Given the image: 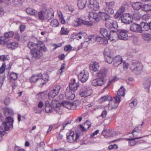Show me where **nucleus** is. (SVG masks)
Wrapping results in <instances>:
<instances>
[{
  "mask_svg": "<svg viewBox=\"0 0 151 151\" xmlns=\"http://www.w3.org/2000/svg\"><path fill=\"white\" fill-rule=\"evenodd\" d=\"M106 82L101 80L99 78H96L93 79L92 81V84L95 86H102Z\"/></svg>",
  "mask_w": 151,
  "mask_h": 151,
  "instance_id": "obj_15",
  "label": "nucleus"
},
{
  "mask_svg": "<svg viewBox=\"0 0 151 151\" xmlns=\"http://www.w3.org/2000/svg\"><path fill=\"white\" fill-rule=\"evenodd\" d=\"M83 23V20L80 18L76 19L73 22V25L75 27L81 25Z\"/></svg>",
  "mask_w": 151,
  "mask_h": 151,
  "instance_id": "obj_29",
  "label": "nucleus"
},
{
  "mask_svg": "<svg viewBox=\"0 0 151 151\" xmlns=\"http://www.w3.org/2000/svg\"><path fill=\"white\" fill-rule=\"evenodd\" d=\"M132 6L135 10H139L142 7V3L139 2L134 3L132 4Z\"/></svg>",
  "mask_w": 151,
  "mask_h": 151,
  "instance_id": "obj_34",
  "label": "nucleus"
},
{
  "mask_svg": "<svg viewBox=\"0 0 151 151\" xmlns=\"http://www.w3.org/2000/svg\"><path fill=\"white\" fill-rule=\"evenodd\" d=\"M111 50L108 48L104 49L103 54L104 55L105 61L109 64L112 63L113 60V58L111 56Z\"/></svg>",
  "mask_w": 151,
  "mask_h": 151,
  "instance_id": "obj_8",
  "label": "nucleus"
},
{
  "mask_svg": "<svg viewBox=\"0 0 151 151\" xmlns=\"http://www.w3.org/2000/svg\"><path fill=\"white\" fill-rule=\"evenodd\" d=\"M107 100L110 101H112V97L107 95L101 97L100 99V101L101 102H104Z\"/></svg>",
  "mask_w": 151,
  "mask_h": 151,
  "instance_id": "obj_37",
  "label": "nucleus"
},
{
  "mask_svg": "<svg viewBox=\"0 0 151 151\" xmlns=\"http://www.w3.org/2000/svg\"><path fill=\"white\" fill-rule=\"evenodd\" d=\"M122 57L120 55L115 56L113 59V65L115 67H117L122 62Z\"/></svg>",
  "mask_w": 151,
  "mask_h": 151,
  "instance_id": "obj_16",
  "label": "nucleus"
},
{
  "mask_svg": "<svg viewBox=\"0 0 151 151\" xmlns=\"http://www.w3.org/2000/svg\"><path fill=\"white\" fill-rule=\"evenodd\" d=\"M6 65L5 63H3L1 67L0 68V73H3L5 70Z\"/></svg>",
  "mask_w": 151,
  "mask_h": 151,
  "instance_id": "obj_61",
  "label": "nucleus"
},
{
  "mask_svg": "<svg viewBox=\"0 0 151 151\" xmlns=\"http://www.w3.org/2000/svg\"><path fill=\"white\" fill-rule=\"evenodd\" d=\"M14 33L13 31H9L4 33V36L5 38L11 37L14 35Z\"/></svg>",
  "mask_w": 151,
  "mask_h": 151,
  "instance_id": "obj_49",
  "label": "nucleus"
},
{
  "mask_svg": "<svg viewBox=\"0 0 151 151\" xmlns=\"http://www.w3.org/2000/svg\"><path fill=\"white\" fill-rule=\"evenodd\" d=\"M106 27L109 29L116 28L117 27L116 23L112 21H106L105 23Z\"/></svg>",
  "mask_w": 151,
  "mask_h": 151,
  "instance_id": "obj_25",
  "label": "nucleus"
},
{
  "mask_svg": "<svg viewBox=\"0 0 151 151\" xmlns=\"http://www.w3.org/2000/svg\"><path fill=\"white\" fill-rule=\"evenodd\" d=\"M105 10L109 14H112L114 13V10L112 8L106 7Z\"/></svg>",
  "mask_w": 151,
  "mask_h": 151,
  "instance_id": "obj_59",
  "label": "nucleus"
},
{
  "mask_svg": "<svg viewBox=\"0 0 151 151\" xmlns=\"http://www.w3.org/2000/svg\"><path fill=\"white\" fill-rule=\"evenodd\" d=\"M143 67V65L140 62L136 60H133L130 68L132 72L138 75L142 71Z\"/></svg>",
  "mask_w": 151,
  "mask_h": 151,
  "instance_id": "obj_5",
  "label": "nucleus"
},
{
  "mask_svg": "<svg viewBox=\"0 0 151 151\" xmlns=\"http://www.w3.org/2000/svg\"><path fill=\"white\" fill-rule=\"evenodd\" d=\"M10 77L13 80H15L17 78V74L14 73H12L10 75Z\"/></svg>",
  "mask_w": 151,
  "mask_h": 151,
  "instance_id": "obj_60",
  "label": "nucleus"
},
{
  "mask_svg": "<svg viewBox=\"0 0 151 151\" xmlns=\"http://www.w3.org/2000/svg\"><path fill=\"white\" fill-rule=\"evenodd\" d=\"M6 41V39H5L4 37H0V43L1 44L7 45L8 42Z\"/></svg>",
  "mask_w": 151,
  "mask_h": 151,
  "instance_id": "obj_57",
  "label": "nucleus"
},
{
  "mask_svg": "<svg viewBox=\"0 0 151 151\" xmlns=\"http://www.w3.org/2000/svg\"><path fill=\"white\" fill-rule=\"evenodd\" d=\"M107 38L94 35H90L87 37H86V42L88 44L92 43L96 40L99 44L106 45L108 43Z\"/></svg>",
  "mask_w": 151,
  "mask_h": 151,
  "instance_id": "obj_2",
  "label": "nucleus"
},
{
  "mask_svg": "<svg viewBox=\"0 0 151 151\" xmlns=\"http://www.w3.org/2000/svg\"><path fill=\"white\" fill-rule=\"evenodd\" d=\"M77 5L80 9H82L85 7V4L81 0L78 1Z\"/></svg>",
  "mask_w": 151,
  "mask_h": 151,
  "instance_id": "obj_55",
  "label": "nucleus"
},
{
  "mask_svg": "<svg viewBox=\"0 0 151 151\" xmlns=\"http://www.w3.org/2000/svg\"><path fill=\"white\" fill-rule=\"evenodd\" d=\"M4 104L6 105H7L10 103V99L9 98H6L4 101Z\"/></svg>",
  "mask_w": 151,
  "mask_h": 151,
  "instance_id": "obj_64",
  "label": "nucleus"
},
{
  "mask_svg": "<svg viewBox=\"0 0 151 151\" xmlns=\"http://www.w3.org/2000/svg\"><path fill=\"white\" fill-rule=\"evenodd\" d=\"M88 7L91 10L94 11L98 10L99 8V4L96 1H94L93 2L90 1Z\"/></svg>",
  "mask_w": 151,
  "mask_h": 151,
  "instance_id": "obj_11",
  "label": "nucleus"
},
{
  "mask_svg": "<svg viewBox=\"0 0 151 151\" xmlns=\"http://www.w3.org/2000/svg\"><path fill=\"white\" fill-rule=\"evenodd\" d=\"M137 103V100L134 99L129 104V106L131 108H133L136 106Z\"/></svg>",
  "mask_w": 151,
  "mask_h": 151,
  "instance_id": "obj_53",
  "label": "nucleus"
},
{
  "mask_svg": "<svg viewBox=\"0 0 151 151\" xmlns=\"http://www.w3.org/2000/svg\"><path fill=\"white\" fill-rule=\"evenodd\" d=\"M117 80L116 77H115L112 79L109 80L107 82V86L104 87V88H106L108 86L111 85L112 83L116 81Z\"/></svg>",
  "mask_w": 151,
  "mask_h": 151,
  "instance_id": "obj_47",
  "label": "nucleus"
},
{
  "mask_svg": "<svg viewBox=\"0 0 151 151\" xmlns=\"http://www.w3.org/2000/svg\"><path fill=\"white\" fill-rule=\"evenodd\" d=\"M141 130L138 128V127H136L134 129L132 132V133L133 134V136L134 137V135H135L134 133L139 132Z\"/></svg>",
  "mask_w": 151,
  "mask_h": 151,
  "instance_id": "obj_62",
  "label": "nucleus"
},
{
  "mask_svg": "<svg viewBox=\"0 0 151 151\" xmlns=\"http://www.w3.org/2000/svg\"><path fill=\"white\" fill-rule=\"evenodd\" d=\"M117 80L116 77H115L112 79L109 80L107 82V86L104 87V88H106L108 86L111 85L112 83L116 81Z\"/></svg>",
  "mask_w": 151,
  "mask_h": 151,
  "instance_id": "obj_46",
  "label": "nucleus"
},
{
  "mask_svg": "<svg viewBox=\"0 0 151 151\" xmlns=\"http://www.w3.org/2000/svg\"><path fill=\"white\" fill-rule=\"evenodd\" d=\"M110 31H108L105 28H101L100 29L101 34L105 38L108 39Z\"/></svg>",
  "mask_w": 151,
  "mask_h": 151,
  "instance_id": "obj_28",
  "label": "nucleus"
},
{
  "mask_svg": "<svg viewBox=\"0 0 151 151\" xmlns=\"http://www.w3.org/2000/svg\"><path fill=\"white\" fill-rule=\"evenodd\" d=\"M106 5V7L112 8L114 6L115 3L114 1H111L109 2H105Z\"/></svg>",
  "mask_w": 151,
  "mask_h": 151,
  "instance_id": "obj_50",
  "label": "nucleus"
},
{
  "mask_svg": "<svg viewBox=\"0 0 151 151\" xmlns=\"http://www.w3.org/2000/svg\"><path fill=\"white\" fill-rule=\"evenodd\" d=\"M66 136L67 141L69 142H76L79 137V135L78 133H76V136L74 139V133L73 131H70L68 132Z\"/></svg>",
  "mask_w": 151,
  "mask_h": 151,
  "instance_id": "obj_7",
  "label": "nucleus"
},
{
  "mask_svg": "<svg viewBox=\"0 0 151 151\" xmlns=\"http://www.w3.org/2000/svg\"><path fill=\"white\" fill-rule=\"evenodd\" d=\"M92 93V91L90 87H86V97L90 96Z\"/></svg>",
  "mask_w": 151,
  "mask_h": 151,
  "instance_id": "obj_42",
  "label": "nucleus"
},
{
  "mask_svg": "<svg viewBox=\"0 0 151 151\" xmlns=\"http://www.w3.org/2000/svg\"><path fill=\"white\" fill-rule=\"evenodd\" d=\"M141 15L139 13H138L134 14L133 15V16L132 17V19H134L136 20H139L141 19Z\"/></svg>",
  "mask_w": 151,
  "mask_h": 151,
  "instance_id": "obj_51",
  "label": "nucleus"
},
{
  "mask_svg": "<svg viewBox=\"0 0 151 151\" xmlns=\"http://www.w3.org/2000/svg\"><path fill=\"white\" fill-rule=\"evenodd\" d=\"M140 33L142 31H147L149 29V24L147 22H141L140 24Z\"/></svg>",
  "mask_w": 151,
  "mask_h": 151,
  "instance_id": "obj_20",
  "label": "nucleus"
},
{
  "mask_svg": "<svg viewBox=\"0 0 151 151\" xmlns=\"http://www.w3.org/2000/svg\"><path fill=\"white\" fill-rule=\"evenodd\" d=\"M84 75H85V72L83 70V74L82 72H81L80 74L78 76L79 79L82 83L85 82V78L84 77Z\"/></svg>",
  "mask_w": 151,
  "mask_h": 151,
  "instance_id": "obj_40",
  "label": "nucleus"
},
{
  "mask_svg": "<svg viewBox=\"0 0 151 151\" xmlns=\"http://www.w3.org/2000/svg\"><path fill=\"white\" fill-rule=\"evenodd\" d=\"M125 10V8L123 6H121L118 10L116 14L115 15L114 18L115 19H117L119 17L122 16Z\"/></svg>",
  "mask_w": 151,
  "mask_h": 151,
  "instance_id": "obj_26",
  "label": "nucleus"
},
{
  "mask_svg": "<svg viewBox=\"0 0 151 151\" xmlns=\"http://www.w3.org/2000/svg\"><path fill=\"white\" fill-rule=\"evenodd\" d=\"M50 25L52 27H56L59 26V23L57 20L53 19L51 21Z\"/></svg>",
  "mask_w": 151,
  "mask_h": 151,
  "instance_id": "obj_35",
  "label": "nucleus"
},
{
  "mask_svg": "<svg viewBox=\"0 0 151 151\" xmlns=\"http://www.w3.org/2000/svg\"><path fill=\"white\" fill-rule=\"evenodd\" d=\"M142 137H135L132 139H127V140H129V143L130 146H133L135 145L136 143V142L134 140L135 139H138L142 138Z\"/></svg>",
  "mask_w": 151,
  "mask_h": 151,
  "instance_id": "obj_33",
  "label": "nucleus"
},
{
  "mask_svg": "<svg viewBox=\"0 0 151 151\" xmlns=\"http://www.w3.org/2000/svg\"><path fill=\"white\" fill-rule=\"evenodd\" d=\"M121 96L117 94L112 99V100L114 102V105L111 106V108L112 109H115L118 106V105L121 101Z\"/></svg>",
  "mask_w": 151,
  "mask_h": 151,
  "instance_id": "obj_12",
  "label": "nucleus"
},
{
  "mask_svg": "<svg viewBox=\"0 0 151 151\" xmlns=\"http://www.w3.org/2000/svg\"><path fill=\"white\" fill-rule=\"evenodd\" d=\"M125 91V89L123 86H122L118 90L117 94L121 96H124Z\"/></svg>",
  "mask_w": 151,
  "mask_h": 151,
  "instance_id": "obj_36",
  "label": "nucleus"
},
{
  "mask_svg": "<svg viewBox=\"0 0 151 151\" xmlns=\"http://www.w3.org/2000/svg\"><path fill=\"white\" fill-rule=\"evenodd\" d=\"M142 84L145 89H147V91L149 92V88L151 84V82L150 79L145 78L142 81Z\"/></svg>",
  "mask_w": 151,
  "mask_h": 151,
  "instance_id": "obj_19",
  "label": "nucleus"
},
{
  "mask_svg": "<svg viewBox=\"0 0 151 151\" xmlns=\"http://www.w3.org/2000/svg\"><path fill=\"white\" fill-rule=\"evenodd\" d=\"M28 47L31 50V54L33 58L38 59L42 56L41 50L45 52L46 50L44 44L42 41H38L35 43L29 42L27 44Z\"/></svg>",
  "mask_w": 151,
  "mask_h": 151,
  "instance_id": "obj_1",
  "label": "nucleus"
},
{
  "mask_svg": "<svg viewBox=\"0 0 151 151\" xmlns=\"http://www.w3.org/2000/svg\"><path fill=\"white\" fill-rule=\"evenodd\" d=\"M48 76L46 73L42 75L40 73L37 74L33 75L29 78V81L31 82L35 83L39 80L41 81V84H44L48 81Z\"/></svg>",
  "mask_w": 151,
  "mask_h": 151,
  "instance_id": "obj_4",
  "label": "nucleus"
},
{
  "mask_svg": "<svg viewBox=\"0 0 151 151\" xmlns=\"http://www.w3.org/2000/svg\"><path fill=\"white\" fill-rule=\"evenodd\" d=\"M61 87L59 85H57L56 87L54 88L53 89L54 92L57 96L60 90V89Z\"/></svg>",
  "mask_w": 151,
  "mask_h": 151,
  "instance_id": "obj_52",
  "label": "nucleus"
},
{
  "mask_svg": "<svg viewBox=\"0 0 151 151\" xmlns=\"http://www.w3.org/2000/svg\"><path fill=\"white\" fill-rule=\"evenodd\" d=\"M79 95L81 97H85V88H83L81 89L79 92Z\"/></svg>",
  "mask_w": 151,
  "mask_h": 151,
  "instance_id": "obj_58",
  "label": "nucleus"
},
{
  "mask_svg": "<svg viewBox=\"0 0 151 151\" xmlns=\"http://www.w3.org/2000/svg\"><path fill=\"white\" fill-rule=\"evenodd\" d=\"M65 96L66 98L69 100H72L75 97V94L67 88L65 91Z\"/></svg>",
  "mask_w": 151,
  "mask_h": 151,
  "instance_id": "obj_22",
  "label": "nucleus"
},
{
  "mask_svg": "<svg viewBox=\"0 0 151 151\" xmlns=\"http://www.w3.org/2000/svg\"><path fill=\"white\" fill-rule=\"evenodd\" d=\"M98 16L103 21H107L110 20L109 15L105 12H99L98 13Z\"/></svg>",
  "mask_w": 151,
  "mask_h": 151,
  "instance_id": "obj_21",
  "label": "nucleus"
},
{
  "mask_svg": "<svg viewBox=\"0 0 151 151\" xmlns=\"http://www.w3.org/2000/svg\"><path fill=\"white\" fill-rule=\"evenodd\" d=\"M98 14H97L94 12H91L89 13L88 17L89 20H95L97 22H99V19L98 18Z\"/></svg>",
  "mask_w": 151,
  "mask_h": 151,
  "instance_id": "obj_13",
  "label": "nucleus"
},
{
  "mask_svg": "<svg viewBox=\"0 0 151 151\" xmlns=\"http://www.w3.org/2000/svg\"><path fill=\"white\" fill-rule=\"evenodd\" d=\"M118 32V38L120 40H126L128 39V36L127 34L128 31L125 29H121L117 31Z\"/></svg>",
  "mask_w": 151,
  "mask_h": 151,
  "instance_id": "obj_9",
  "label": "nucleus"
},
{
  "mask_svg": "<svg viewBox=\"0 0 151 151\" xmlns=\"http://www.w3.org/2000/svg\"><path fill=\"white\" fill-rule=\"evenodd\" d=\"M106 75V72L104 69H101L97 73V76L98 78H100L101 80L104 81L105 82L106 81V80L104 79Z\"/></svg>",
  "mask_w": 151,
  "mask_h": 151,
  "instance_id": "obj_14",
  "label": "nucleus"
},
{
  "mask_svg": "<svg viewBox=\"0 0 151 151\" xmlns=\"http://www.w3.org/2000/svg\"><path fill=\"white\" fill-rule=\"evenodd\" d=\"M54 12L52 9H47L45 11L42 10L38 13L39 19L40 20H50L54 17Z\"/></svg>",
  "mask_w": 151,
  "mask_h": 151,
  "instance_id": "obj_3",
  "label": "nucleus"
},
{
  "mask_svg": "<svg viewBox=\"0 0 151 151\" xmlns=\"http://www.w3.org/2000/svg\"><path fill=\"white\" fill-rule=\"evenodd\" d=\"M57 96L53 89L51 90L48 94V96L49 98H54Z\"/></svg>",
  "mask_w": 151,
  "mask_h": 151,
  "instance_id": "obj_56",
  "label": "nucleus"
},
{
  "mask_svg": "<svg viewBox=\"0 0 151 151\" xmlns=\"http://www.w3.org/2000/svg\"><path fill=\"white\" fill-rule=\"evenodd\" d=\"M118 32L114 31H110L108 39L111 41L116 40L118 38Z\"/></svg>",
  "mask_w": 151,
  "mask_h": 151,
  "instance_id": "obj_17",
  "label": "nucleus"
},
{
  "mask_svg": "<svg viewBox=\"0 0 151 151\" xmlns=\"http://www.w3.org/2000/svg\"><path fill=\"white\" fill-rule=\"evenodd\" d=\"M142 38L146 40H150L151 39V34L146 33L142 35Z\"/></svg>",
  "mask_w": 151,
  "mask_h": 151,
  "instance_id": "obj_39",
  "label": "nucleus"
},
{
  "mask_svg": "<svg viewBox=\"0 0 151 151\" xmlns=\"http://www.w3.org/2000/svg\"><path fill=\"white\" fill-rule=\"evenodd\" d=\"M45 106V110L46 113H49L52 112L53 108L49 104L48 101H46Z\"/></svg>",
  "mask_w": 151,
  "mask_h": 151,
  "instance_id": "obj_30",
  "label": "nucleus"
},
{
  "mask_svg": "<svg viewBox=\"0 0 151 151\" xmlns=\"http://www.w3.org/2000/svg\"><path fill=\"white\" fill-rule=\"evenodd\" d=\"M7 47L11 50H14L17 48L18 46V43L15 41L10 42H8L7 44Z\"/></svg>",
  "mask_w": 151,
  "mask_h": 151,
  "instance_id": "obj_27",
  "label": "nucleus"
},
{
  "mask_svg": "<svg viewBox=\"0 0 151 151\" xmlns=\"http://www.w3.org/2000/svg\"><path fill=\"white\" fill-rule=\"evenodd\" d=\"M26 11L27 14L32 15H35L37 13V12L35 10L30 8H27L26 9Z\"/></svg>",
  "mask_w": 151,
  "mask_h": 151,
  "instance_id": "obj_38",
  "label": "nucleus"
},
{
  "mask_svg": "<svg viewBox=\"0 0 151 151\" xmlns=\"http://www.w3.org/2000/svg\"><path fill=\"white\" fill-rule=\"evenodd\" d=\"M143 9L146 12L151 11V3L144 5Z\"/></svg>",
  "mask_w": 151,
  "mask_h": 151,
  "instance_id": "obj_43",
  "label": "nucleus"
},
{
  "mask_svg": "<svg viewBox=\"0 0 151 151\" xmlns=\"http://www.w3.org/2000/svg\"><path fill=\"white\" fill-rule=\"evenodd\" d=\"M4 113L7 117L10 116L14 114L13 110L10 108L4 107L3 109Z\"/></svg>",
  "mask_w": 151,
  "mask_h": 151,
  "instance_id": "obj_23",
  "label": "nucleus"
},
{
  "mask_svg": "<svg viewBox=\"0 0 151 151\" xmlns=\"http://www.w3.org/2000/svg\"><path fill=\"white\" fill-rule=\"evenodd\" d=\"M79 86V83H70L69 85L70 90L74 92L76 90Z\"/></svg>",
  "mask_w": 151,
  "mask_h": 151,
  "instance_id": "obj_31",
  "label": "nucleus"
},
{
  "mask_svg": "<svg viewBox=\"0 0 151 151\" xmlns=\"http://www.w3.org/2000/svg\"><path fill=\"white\" fill-rule=\"evenodd\" d=\"M69 30L68 29L65 28L64 27H62L60 31L62 35H67L68 34Z\"/></svg>",
  "mask_w": 151,
  "mask_h": 151,
  "instance_id": "obj_54",
  "label": "nucleus"
},
{
  "mask_svg": "<svg viewBox=\"0 0 151 151\" xmlns=\"http://www.w3.org/2000/svg\"><path fill=\"white\" fill-rule=\"evenodd\" d=\"M65 106L68 109H72L73 108L74 104L73 102H67L65 104Z\"/></svg>",
  "mask_w": 151,
  "mask_h": 151,
  "instance_id": "obj_44",
  "label": "nucleus"
},
{
  "mask_svg": "<svg viewBox=\"0 0 151 151\" xmlns=\"http://www.w3.org/2000/svg\"><path fill=\"white\" fill-rule=\"evenodd\" d=\"M140 24H139L136 23H132L130 27V30L132 31L140 33Z\"/></svg>",
  "mask_w": 151,
  "mask_h": 151,
  "instance_id": "obj_18",
  "label": "nucleus"
},
{
  "mask_svg": "<svg viewBox=\"0 0 151 151\" xmlns=\"http://www.w3.org/2000/svg\"><path fill=\"white\" fill-rule=\"evenodd\" d=\"M51 106L53 108H55L57 106H60V105L59 104V101L56 100H52V101Z\"/></svg>",
  "mask_w": 151,
  "mask_h": 151,
  "instance_id": "obj_41",
  "label": "nucleus"
},
{
  "mask_svg": "<svg viewBox=\"0 0 151 151\" xmlns=\"http://www.w3.org/2000/svg\"><path fill=\"white\" fill-rule=\"evenodd\" d=\"M53 110L56 112L60 114L61 115L62 113V109L61 108V106H58L55 107L53 109Z\"/></svg>",
  "mask_w": 151,
  "mask_h": 151,
  "instance_id": "obj_45",
  "label": "nucleus"
},
{
  "mask_svg": "<svg viewBox=\"0 0 151 151\" xmlns=\"http://www.w3.org/2000/svg\"><path fill=\"white\" fill-rule=\"evenodd\" d=\"M101 134L106 138L112 137L113 136V132L109 129L104 130L102 131Z\"/></svg>",
  "mask_w": 151,
  "mask_h": 151,
  "instance_id": "obj_24",
  "label": "nucleus"
},
{
  "mask_svg": "<svg viewBox=\"0 0 151 151\" xmlns=\"http://www.w3.org/2000/svg\"><path fill=\"white\" fill-rule=\"evenodd\" d=\"M72 47L70 45L65 46L64 48V50L65 51H68L72 50Z\"/></svg>",
  "mask_w": 151,
  "mask_h": 151,
  "instance_id": "obj_63",
  "label": "nucleus"
},
{
  "mask_svg": "<svg viewBox=\"0 0 151 151\" xmlns=\"http://www.w3.org/2000/svg\"><path fill=\"white\" fill-rule=\"evenodd\" d=\"M14 120L11 116L7 117L4 121L3 122V124L4 126V129L6 131L9 130L10 128L13 127V124Z\"/></svg>",
  "mask_w": 151,
  "mask_h": 151,
  "instance_id": "obj_6",
  "label": "nucleus"
},
{
  "mask_svg": "<svg viewBox=\"0 0 151 151\" xmlns=\"http://www.w3.org/2000/svg\"><path fill=\"white\" fill-rule=\"evenodd\" d=\"M120 17L122 22L123 23L129 24L132 22V16L129 14H122V16Z\"/></svg>",
  "mask_w": 151,
  "mask_h": 151,
  "instance_id": "obj_10",
  "label": "nucleus"
},
{
  "mask_svg": "<svg viewBox=\"0 0 151 151\" xmlns=\"http://www.w3.org/2000/svg\"><path fill=\"white\" fill-rule=\"evenodd\" d=\"M117 80L116 77H115L112 79L109 80L107 82V86L104 87V88H106L108 86L111 85L112 83L116 81Z\"/></svg>",
  "mask_w": 151,
  "mask_h": 151,
  "instance_id": "obj_48",
  "label": "nucleus"
},
{
  "mask_svg": "<svg viewBox=\"0 0 151 151\" xmlns=\"http://www.w3.org/2000/svg\"><path fill=\"white\" fill-rule=\"evenodd\" d=\"M90 68L91 70L94 71H97L99 68L98 63L96 62H94L93 64L90 66Z\"/></svg>",
  "mask_w": 151,
  "mask_h": 151,
  "instance_id": "obj_32",
  "label": "nucleus"
}]
</instances>
